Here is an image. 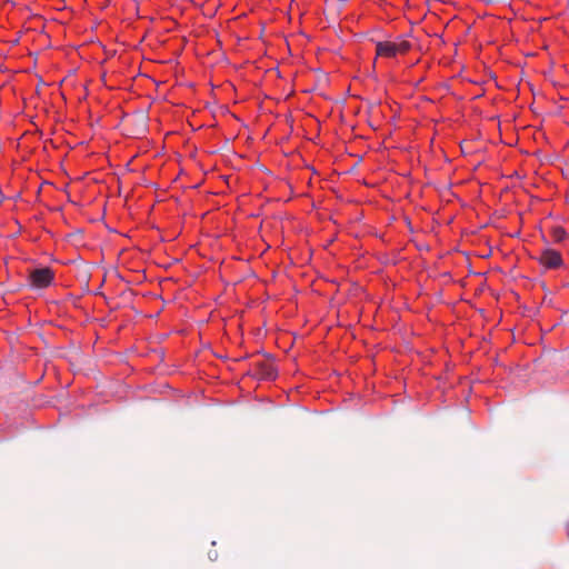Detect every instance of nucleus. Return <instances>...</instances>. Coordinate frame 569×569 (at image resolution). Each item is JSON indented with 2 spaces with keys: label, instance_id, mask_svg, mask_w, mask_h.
<instances>
[{
  "label": "nucleus",
  "instance_id": "f257e3e1",
  "mask_svg": "<svg viewBox=\"0 0 569 569\" xmlns=\"http://www.w3.org/2000/svg\"><path fill=\"white\" fill-rule=\"evenodd\" d=\"M411 49V43L407 40L379 41L376 44V54L378 57L393 58L397 54H405Z\"/></svg>",
  "mask_w": 569,
  "mask_h": 569
},
{
  "label": "nucleus",
  "instance_id": "f03ea898",
  "mask_svg": "<svg viewBox=\"0 0 569 569\" xmlns=\"http://www.w3.org/2000/svg\"><path fill=\"white\" fill-rule=\"evenodd\" d=\"M54 279V272L52 269L44 267L38 268L30 272L29 274V284L32 288L42 289L49 287Z\"/></svg>",
  "mask_w": 569,
  "mask_h": 569
},
{
  "label": "nucleus",
  "instance_id": "7ed1b4c3",
  "mask_svg": "<svg viewBox=\"0 0 569 569\" xmlns=\"http://www.w3.org/2000/svg\"><path fill=\"white\" fill-rule=\"evenodd\" d=\"M254 373L264 380H273L277 377V370L271 359L254 362Z\"/></svg>",
  "mask_w": 569,
  "mask_h": 569
},
{
  "label": "nucleus",
  "instance_id": "20e7f679",
  "mask_svg": "<svg viewBox=\"0 0 569 569\" xmlns=\"http://www.w3.org/2000/svg\"><path fill=\"white\" fill-rule=\"evenodd\" d=\"M540 262L547 268H557L561 264V256L552 249H546L540 256Z\"/></svg>",
  "mask_w": 569,
  "mask_h": 569
},
{
  "label": "nucleus",
  "instance_id": "39448f33",
  "mask_svg": "<svg viewBox=\"0 0 569 569\" xmlns=\"http://www.w3.org/2000/svg\"><path fill=\"white\" fill-rule=\"evenodd\" d=\"M566 236L567 233L562 228L557 227L552 229V238L555 241L560 242L566 238Z\"/></svg>",
  "mask_w": 569,
  "mask_h": 569
}]
</instances>
